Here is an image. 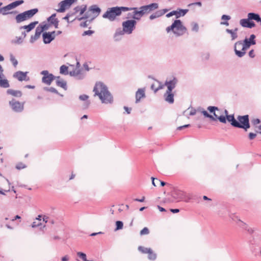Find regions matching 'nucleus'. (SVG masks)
<instances>
[{"label": "nucleus", "mask_w": 261, "mask_h": 261, "mask_svg": "<svg viewBox=\"0 0 261 261\" xmlns=\"http://www.w3.org/2000/svg\"><path fill=\"white\" fill-rule=\"evenodd\" d=\"M9 105L12 109L16 112H21L23 110V103L16 101L15 99H12L9 101Z\"/></svg>", "instance_id": "ddd939ff"}, {"label": "nucleus", "mask_w": 261, "mask_h": 261, "mask_svg": "<svg viewBox=\"0 0 261 261\" xmlns=\"http://www.w3.org/2000/svg\"><path fill=\"white\" fill-rule=\"evenodd\" d=\"M225 117L226 118V120H227L228 122H230L231 125L234 127L237 120L235 119L234 115H228Z\"/></svg>", "instance_id": "c9c22d12"}, {"label": "nucleus", "mask_w": 261, "mask_h": 261, "mask_svg": "<svg viewBox=\"0 0 261 261\" xmlns=\"http://www.w3.org/2000/svg\"><path fill=\"white\" fill-rule=\"evenodd\" d=\"M3 69L2 66L0 65V87L3 88H9L10 87V84L9 83L7 79H2V77L4 76L3 74Z\"/></svg>", "instance_id": "aec40b11"}, {"label": "nucleus", "mask_w": 261, "mask_h": 261, "mask_svg": "<svg viewBox=\"0 0 261 261\" xmlns=\"http://www.w3.org/2000/svg\"><path fill=\"white\" fill-rule=\"evenodd\" d=\"M86 76V73L83 72L80 69H79V72L77 73V75L76 77H75V79L78 80H82L84 79Z\"/></svg>", "instance_id": "ea45409f"}, {"label": "nucleus", "mask_w": 261, "mask_h": 261, "mask_svg": "<svg viewBox=\"0 0 261 261\" xmlns=\"http://www.w3.org/2000/svg\"><path fill=\"white\" fill-rule=\"evenodd\" d=\"M56 79H57L56 85L65 90H67V86L66 82L61 79L60 76H56Z\"/></svg>", "instance_id": "cd10ccee"}, {"label": "nucleus", "mask_w": 261, "mask_h": 261, "mask_svg": "<svg viewBox=\"0 0 261 261\" xmlns=\"http://www.w3.org/2000/svg\"><path fill=\"white\" fill-rule=\"evenodd\" d=\"M149 233V231L148 228L144 227L140 231V235L148 234Z\"/></svg>", "instance_id": "864d4df0"}, {"label": "nucleus", "mask_w": 261, "mask_h": 261, "mask_svg": "<svg viewBox=\"0 0 261 261\" xmlns=\"http://www.w3.org/2000/svg\"><path fill=\"white\" fill-rule=\"evenodd\" d=\"M125 33V32L121 28L117 29L114 35V40L116 41L120 40Z\"/></svg>", "instance_id": "4be33fe9"}, {"label": "nucleus", "mask_w": 261, "mask_h": 261, "mask_svg": "<svg viewBox=\"0 0 261 261\" xmlns=\"http://www.w3.org/2000/svg\"><path fill=\"white\" fill-rule=\"evenodd\" d=\"M235 127L244 129L246 131L250 128L249 118L248 115L238 116L237 117Z\"/></svg>", "instance_id": "39448f33"}, {"label": "nucleus", "mask_w": 261, "mask_h": 261, "mask_svg": "<svg viewBox=\"0 0 261 261\" xmlns=\"http://www.w3.org/2000/svg\"><path fill=\"white\" fill-rule=\"evenodd\" d=\"M40 73L43 75L42 78V83L47 85H50L51 82L56 79V76L52 73H49L47 70H43Z\"/></svg>", "instance_id": "9b49d317"}, {"label": "nucleus", "mask_w": 261, "mask_h": 261, "mask_svg": "<svg viewBox=\"0 0 261 261\" xmlns=\"http://www.w3.org/2000/svg\"><path fill=\"white\" fill-rule=\"evenodd\" d=\"M87 5H82L81 6H77L75 7L73 10L75 11V13H77L80 12V14L83 15L87 10Z\"/></svg>", "instance_id": "2f4dec72"}, {"label": "nucleus", "mask_w": 261, "mask_h": 261, "mask_svg": "<svg viewBox=\"0 0 261 261\" xmlns=\"http://www.w3.org/2000/svg\"><path fill=\"white\" fill-rule=\"evenodd\" d=\"M116 227L115 228V230H118L119 229H121L123 228V223L121 221H117L116 222Z\"/></svg>", "instance_id": "de8ad7c7"}, {"label": "nucleus", "mask_w": 261, "mask_h": 261, "mask_svg": "<svg viewBox=\"0 0 261 261\" xmlns=\"http://www.w3.org/2000/svg\"><path fill=\"white\" fill-rule=\"evenodd\" d=\"M192 28V31L198 32L199 31V25L197 23L195 22H192L191 24Z\"/></svg>", "instance_id": "8fccbe9b"}, {"label": "nucleus", "mask_w": 261, "mask_h": 261, "mask_svg": "<svg viewBox=\"0 0 261 261\" xmlns=\"http://www.w3.org/2000/svg\"><path fill=\"white\" fill-rule=\"evenodd\" d=\"M78 72H79V69L78 70H76V69L73 70L72 71H71L69 72V74L70 76L75 77Z\"/></svg>", "instance_id": "bf43d9fd"}, {"label": "nucleus", "mask_w": 261, "mask_h": 261, "mask_svg": "<svg viewBox=\"0 0 261 261\" xmlns=\"http://www.w3.org/2000/svg\"><path fill=\"white\" fill-rule=\"evenodd\" d=\"M129 9L127 7L116 6L108 8L107 11L103 14V18L108 19L110 21H114L116 19L117 17L120 16L122 12L128 11Z\"/></svg>", "instance_id": "f03ea898"}, {"label": "nucleus", "mask_w": 261, "mask_h": 261, "mask_svg": "<svg viewBox=\"0 0 261 261\" xmlns=\"http://www.w3.org/2000/svg\"><path fill=\"white\" fill-rule=\"evenodd\" d=\"M38 28H39V29H40V31L42 30V33L44 31L47 30L48 29L49 25L47 24H45L44 25L40 24L39 26H38Z\"/></svg>", "instance_id": "603ef678"}, {"label": "nucleus", "mask_w": 261, "mask_h": 261, "mask_svg": "<svg viewBox=\"0 0 261 261\" xmlns=\"http://www.w3.org/2000/svg\"><path fill=\"white\" fill-rule=\"evenodd\" d=\"M77 0H64L58 4L59 8L56 9V11L58 13H63L66 9H69L71 6Z\"/></svg>", "instance_id": "9d476101"}, {"label": "nucleus", "mask_w": 261, "mask_h": 261, "mask_svg": "<svg viewBox=\"0 0 261 261\" xmlns=\"http://www.w3.org/2000/svg\"><path fill=\"white\" fill-rule=\"evenodd\" d=\"M148 258L150 260H155L156 258V255L155 253H154L152 249H151V251L149 252V253H148Z\"/></svg>", "instance_id": "a18cd8bd"}, {"label": "nucleus", "mask_w": 261, "mask_h": 261, "mask_svg": "<svg viewBox=\"0 0 261 261\" xmlns=\"http://www.w3.org/2000/svg\"><path fill=\"white\" fill-rule=\"evenodd\" d=\"M10 60L14 67H16L18 64V61L15 59V57L13 55H10Z\"/></svg>", "instance_id": "09e8293b"}, {"label": "nucleus", "mask_w": 261, "mask_h": 261, "mask_svg": "<svg viewBox=\"0 0 261 261\" xmlns=\"http://www.w3.org/2000/svg\"><path fill=\"white\" fill-rule=\"evenodd\" d=\"M255 36L254 34L250 35L249 39L246 38L243 42V47L242 50H236V55L240 58L243 57L246 54V50L250 47L252 45H255L256 44V41L255 40Z\"/></svg>", "instance_id": "20e7f679"}, {"label": "nucleus", "mask_w": 261, "mask_h": 261, "mask_svg": "<svg viewBox=\"0 0 261 261\" xmlns=\"http://www.w3.org/2000/svg\"><path fill=\"white\" fill-rule=\"evenodd\" d=\"M9 6L10 7V9L12 10L14 8H15L17 6H18V3L17 1L12 2V3L9 4Z\"/></svg>", "instance_id": "5fc2aeb1"}, {"label": "nucleus", "mask_w": 261, "mask_h": 261, "mask_svg": "<svg viewBox=\"0 0 261 261\" xmlns=\"http://www.w3.org/2000/svg\"><path fill=\"white\" fill-rule=\"evenodd\" d=\"M252 122V123L253 124V125H255L259 124L260 122V121L259 119L256 118V119H253Z\"/></svg>", "instance_id": "338daca9"}, {"label": "nucleus", "mask_w": 261, "mask_h": 261, "mask_svg": "<svg viewBox=\"0 0 261 261\" xmlns=\"http://www.w3.org/2000/svg\"><path fill=\"white\" fill-rule=\"evenodd\" d=\"M151 179L152 184L155 187L156 186V184L159 183V182L160 181V180H159V179L153 177H151Z\"/></svg>", "instance_id": "4d7b16f0"}, {"label": "nucleus", "mask_w": 261, "mask_h": 261, "mask_svg": "<svg viewBox=\"0 0 261 261\" xmlns=\"http://www.w3.org/2000/svg\"><path fill=\"white\" fill-rule=\"evenodd\" d=\"M166 31L169 33L172 31L176 36H180L183 35L187 31V28L183 25L181 21L179 19H176L172 24L166 28Z\"/></svg>", "instance_id": "7ed1b4c3"}, {"label": "nucleus", "mask_w": 261, "mask_h": 261, "mask_svg": "<svg viewBox=\"0 0 261 261\" xmlns=\"http://www.w3.org/2000/svg\"><path fill=\"white\" fill-rule=\"evenodd\" d=\"M93 33H94V31H91V30L86 31L84 32L83 34V36H86V35L90 36L92 34H93Z\"/></svg>", "instance_id": "052dcab7"}, {"label": "nucleus", "mask_w": 261, "mask_h": 261, "mask_svg": "<svg viewBox=\"0 0 261 261\" xmlns=\"http://www.w3.org/2000/svg\"><path fill=\"white\" fill-rule=\"evenodd\" d=\"M238 29L237 28L233 30H231V29H226V32L230 35L231 41H233L238 38Z\"/></svg>", "instance_id": "393cba45"}, {"label": "nucleus", "mask_w": 261, "mask_h": 261, "mask_svg": "<svg viewBox=\"0 0 261 261\" xmlns=\"http://www.w3.org/2000/svg\"><path fill=\"white\" fill-rule=\"evenodd\" d=\"M145 97V89H139L136 92V103H138L142 98Z\"/></svg>", "instance_id": "5701e85b"}, {"label": "nucleus", "mask_w": 261, "mask_h": 261, "mask_svg": "<svg viewBox=\"0 0 261 261\" xmlns=\"http://www.w3.org/2000/svg\"><path fill=\"white\" fill-rule=\"evenodd\" d=\"M129 9L128 11L133 10L134 14L133 16V20H140L141 17L144 15L142 9L137 7H127Z\"/></svg>", "instance_id": "dca6fc26"}, {"label": "nucleus", "mask_w": 261, "mask_h": 261, "mask_svg": "<svg viewBox=\"0 0 261 261\" xmlns=\"http://www.w3.org/2000/svg\"><path fill=\"white\" fill-rule=\"evenodd\" d=\"M11 10V9H10V6H9V5H8L5 7H2L0 8V14H2L3 15H6L8 14H13V13H15L16 12H8V11Z\"/></svg>", "instance_id": "72a5a7b5"}, {"label": "nucleus", "mask_w": 261, "mask_h": 261, "mask_svg": "<svg viewBox=\"0 0 261 261\" xmlns=\"http://www.w3.org/2000/svg\"><path fill=\"white\" fill-rule=\"evenodd\" d=\"M168 11V9H164L163 10H159V13H160L161 16L163 15L164 14H165Z\"/></svg>", "instance_id": "e2e57ef3"}, {"label": "nucleus", "mask_w": 261, "mask_h": 261, "mask_svg": "<svg viewBox=\"0 0 261 261\" xmlns=\"http://www.w3.org/2000/svg\"><path fill=\"white\" fill-rule=\"evenodd\" d=\"M247 16L250 20H253L256 22L261 21V17L258 14L251 12L248 14Z\"/></svg>", "instance_id": "7c9ffc66"}, {"label": "nucleus", "mask_w": 261, "mask_h": 261, "mask_svg": "<svg viewBox=\"0 0 261 261\" xmlns=\"http://www.w3.org/2000/svg\"><path fill=\"white\" fill-rule=\"evenodd\" d=\"M38 12V9L37 8H35V9H31V10H29L28 11H25L23 12V14H24L26 18L28 20V19L32 18Z\"/></svg>", "instance_id": "a878e982"}, {"label": "nucleus", "mask_w": 261, "mask_h": 261, "mask_svg": "<svg viewBox=\"0 0 261 261\" xmlns=\"http://www.w3.org/2000/svg\"><path fill=\"white\" fill-rule=\"evenodd\" d=\"M41 33H42V30L40 31V29H39V28H38V27H37L35 30V35H32L31 37L30 40V42L33 43L35 41H36L39 38Z\"/></svg>", "instance_id": "c756f323"}, {"label": "nucleus", "mask_w": 261, "mask_h": 261, "mask_svg": "<svg viewBox=\"0 0 261 261\" xmlns=\"http://www.w3.org/2000/svg\"><path fill=\"white\" fill-rule=\"evenodd\" d=\"M68 68L66 65H62L60 68V73L62 74L67 75L68 74Z\"/></svg>", "instance_id": "a19ab883"}, {"label": "nucleus", "mask_w": 261, "mask_h": 261, "mask_svg": "<svg viewBox=\"0 0 261 261\" xmlns=\"http://www.w3.org/2000/svg\"><path fill=\"white\" fill-rule=\"evenodd\" d=\"M56 17V14L54 13L47 18V21L49 22V24L53 25L55 28L58 29L59 21Z\"/></svg>", "instance_id": "412c9836"}, {"label": "nucleus", "mask_w": 261, "mask_h": 261, "mask_svg": "<svg viewBox=\"0 0 261 261\" xmlns=\"http://www.w3.org/2000/svg\"><path fill=\"white\" fill-rule=\"evenodd\" d=\"M207 110L211 113L213 114V117L214 118V119H210L211 121H216L217 120L220 122L226 123V118L224 116L221 115L218 116L216 113V111H219V109L218 107L215 106H209L207 108Z\"/></svg>", "instance_id": "6e6552de"}, {"label": "nucleus", "mask_w": 261, "mask_h": 261, "mask_svg": "<svg viewBox=\"0 0 261 261\" xmlns=\"http://www.w3.org/2000/svg\"><path fill=\"white\" fill-rule=\"evenodd\" d=\"M256 136V134L253 133H250L248 135L249 139L251 140L254 139Z\"/></svg>", "instance_id": "680f3d73"}, {"label": "nucleus", "mask_w": 261, "mask_h": 261, "mask_svg": "<svg viewBox=\"0 0 261 261\" xmlns=\"http://www.w3.org/2000/svg\"><path fill=\"white\" fill-rule=\"evenodd\" d=\"M231 219L236 222V223L243 229L247 230L250 234H252L255 232V229L253 228L249 227L245 223L241 221L238 218V216L234 215L230 216Z\"/></svg>", "instance_id": "1a4fd4ad"}, {"label": "nucleus", "mask_w": 261, "mask_h": 261, "mask_svg": "<svg viewBox=\"0 0 261 261\" xmlns=\"http://www.w3.org/2000/svg\"><path fill=\"white\" fill-rule=\"evenodd\" d=\"M188 9H178L177 10L172 11L167 14L166 16L167 18H169L173 15H175L176 18H178L181 16H185L188 12Z\"/></svg>", "instance_id": "4468645a"}, {"label": "nucleus", "mask_w": 261, "mask_h": 261, "mask_svg": "<svg viewBox=\"0 0 261 261\" xmlns=\"http://www.w3.org/2000/svg\"><path fill=\"white\" fill-rule=\"evenodd\" d=\"M159 7V5L158 3H151L150 4L145 5L141 6L139 8V9H142L143 11L144 14L146 13H149L151 11L154 10L158 9Z\"/></svg>", "instance_id": "2eb2a0df"}, {"label": "nucleus", "mask_w": 261, "mask_h": 261, "mask_svg": "<svg viewBox=\"0 0 261 261\" xmlns=\"http://www.w3.org/2000/svg\"><path fill=\"white\" fill-rule=\"evenodd\" d=\"M7 93L9 95H11L14 97H20L22 96V92L19 90H14L13 89H8Z\"/></svg>", "instance_id": "473e14b6"}, {"label": "nucleus", "mask_w": 261, "mask_h": 261, "mask_svg": "<svg viewBox=\"0 0 261 261\" xmlns=\"http://www.w3.org/2000/svg\"><path fill=\"white\" fill-rule=\"evenodd\" d=\"M178 82V79L176 77L173 76L171 78H168L166 80L164 83V86L167 87V90L172 91V90L176 87Z\"/></svg>", "instance_id": "f8f14e48"}, {"label": "nucleus", "mask_w": 261, "mask_h": 261, "mask_svg": "<svg viewBox=\"0 0 261 261\" xmlns=\"http://www.w3.org/2000/svg\"><path fill=\"white\" fill-rule=\"evenodd\" d=\"M255 26V23L252 20H249L248 28L251 29Z\"/></svg>", "instance_id": "69168bd1"}, {"label": "nucleus", "mask_w": 261, "mask_h": 261, "mask_svg": "<svg viewBox=\"0 0 261 261\" xmlns=\"http://www.w3.org/2000/svg\"><path fill=\"white\" fill-rule=\"evenodd\" d=\"M197 111L202 113L205 117L208 118L210 119H214L212 115H210L208 113L204 110L203 109L199 108L197 109Z\"/></svg>", "instance_id": "e433bc0d"}, {"label": "nucleus", "mask_w": 261, "mask_h": 261, "mask_svg": "<svg viewBox=\"0 0 261 261\" xmlns=\"http://www.w3.org/2000/svg\"><path fill=\"white\" fill-rule=\"evenodd\" d=\"M42 37L45 44H48L54 40V37L48 32L43 33Z\"/></svg>", "instance_id": "bb28decb"}, {"label": "nucleus", "mask_w": 261, "mask_h": 261, "mask_svg": "<svg viewBox=\"0 0 261 261\" xmlns=\"http://www.w3.org/2000/svg\"><path fill=\"white\" fill-rule=\"evenodd\" d=\"M249 20L248 18L242 19L240 21V24L244 28H248Z\"/></svg>", "instance_id": "58836bf2"}, {"label": "nucleus", "mask_w": 261, "mask_h": 261, "mask_svg": "<svg viewBox=\"0 0 261 261\" xmlns=\"http://www.w3.org/2000/svg\"><path fill=\"white\" fill-rule=\"evenodd\" d=\"M15 20H16V22L17 23H21V22L27 20V19L26 18L24 14H23V12H22V13L18 14V15H17L15 16Z\"/></svg>", "instance_id": "f704fd0d"}, {"label": "nucleus", "mask_w": 261, "mask_h": 261, "mask_svg": "<svg viewBox=\"0 0 261 261\" xmlns=\"http://www.w3.org/2000/svg\"><path fill=\"white\" fill-rule=\"evenodd\" d=\"M77 255L79 257L81 258L83 261L87 260V256L86 254L82 252H77Z\"/></svg>", "instance_id": "49530a36"}, {"label": "nucleus", "mask_w": 261, "mask_h": 261, "mask_svg": "<svg viewBox=\"0 0 261 261\" xmlns=\"http://www.w3.org/2000/svg\"><path fill=\"white\" fill-rule=\"evenodd\" d=\"M172 196L177 201H180L184 198L185 194L184 192L178 189H174L172 193Z\"/></svg>", "instance_id": "f3484780"}, {"label": "nucleus", "mask_w": 261, "mask_h": 261, "mask_svg": "<svg viewBox=\"0 0 261 261\" xmlns=\"http://www.w3.org/2000/svg\"><path fill=\"white\" fill-rule=\"evenodd\" d=\"M243 44L242 41H238L236 42L234 45V51L236 53V50H239L237 48L242 49Z\"/></svg>", "instance_id": "79ce46f5"}, {"label": "nucleus", "mask_w": 261, "mask_h": 261, "mask_svg": "<svg viewBox=\"0 0 261 261\" xmlns=\"http://www.w3.org/2000/svg\"><path fill=\"white\" fill-rule=\"evenodd\" d=\"M164 98L165 100L170 104L174 103V94L171 91L166 90L164 94Z\"/></svg>", "instance_id": "a211bd4d"}, {"label": "nucleus", "mask_w": 261, "mask_h": 261, "mask_svg": "<svg viewBox=\"0 0 261 261\" xmlns=\"http://www.w3.org/2000/svg\"><path fill=\"white\" fill-rule=\"evenodd\" d=\"M89 12H91L93 14V17L91 19V21H92L99 15L101 12V9L97 5H93L89 7L88 11L86 12L83 16L77 18V19L79 20H82L90 18Z\"/></svg>", "instance_id": "423d86ee"}, {"label": "nucleus", "mask_w": 261, "mask_h": 261, "mask_svg": "<svg viewBox=\"0 0 261 261\" xmlns=\"http://www.w3.org/2000/svg\"><path fill=\"white\" fill-rule=\"evenodd\" d=\"M137 22L135 20L129 19L124 21L122 23V30L127 34H130L135 28Z\"/></svg>", "instance_id": "0eeeda50"}, {"label": "nucleus", "mask_w": 261, "mask_h": 261, "mask_svg": "<svg viewBox=\"0 0 261 261\" xmlns=\"http://www.w3.org/2000/svg\"><path fill=\"white\" fill-rule=\"evenodd\" d=\"M160 16H160V14L159 13V11H157L155 13H154L153 14H152L150 15L149 19L150 20H153V19H154L155 18H156L158 17H159Z\"/></svg>", "instance_id": "3c124183"}, {"label": "nucleus", "mask_w": 261, "mask_h": 261, "mask_svg": "<svg viewBox=\"0 0 261 261\" xmlns=\"http://www.w3.org/2000/svg\"><path fill=\"white\" fill-rule=\"evenodd\" d=\"M44 90L50 92L51 93H54L60 95L61 96H63L62 94H60L58 91L54 87H45Z\"/></svg>", "instance_id": "37998d69"}, {"label": "nucleus", "mask_w": 261, "mask_h": 261, "mask_svg": "<svg viewBox=\"0 0 261 261\" xmlns=\"http://www.w3.org/2000/svg\"><path fill=\"white\" fill-rule=\"evenodd\" d=\"M210 56V53H206L202 55V59L203 60H207L209 59Z\"/></svg>", "instance_id": "13d9d810"}, {"label": "nucleus", "mask_w": 261, "mask_h": 261, "mask_svg": "<svg viewBox=\"0 0 261 261\" xmlns=\"http://www.w3.org/2000/svg\"><path fill=\"white\" fill-rule=\"evenodd\" d=\"M41 224V223L40 222H38V223H36V222H34L32 224V227L33 228H36L38 226H39Z\"/></svg>", "instance_id": "774afa93"}, {"label": "nucleus", "mask_w": 261, "mask_h": 261, "mask_svg": "<svg viewBox=\"0 0 261 261\" xmlns=\"http://www.w3.org/2000/svg\"><path fill=\"white\" fill-rule=\"evenodd\" d=\"M94 96H98L103 103H112L113 97L109 92L107 86L101 82H96L93 88Z\"/></svg>", "instance_id": "f257e3e1"}, {"label": "nucleus", "mask_w": 261, "mask_h": 261, "mask_svg": "<svg viewBox=\"0 0 261 261\" xmlns=\"http://www.w3.org/2000/svg\"><path fill=\"white\" fill-rule=\"evenodd\" d=\"M230 18H231L230 16H229V15H223L221 16V19L222 20H229L230 19Z\"/></svg>", "instance_id": "0e129e2a"}, {"label": "nucleus", "mask_w": 261, "mask_h": 261, "mask_svg": "<svg viewBox=\"0 0 261 261\" xmlns=\"http://www.w3.org/2000/svg\"><path fill=\"white\" fill-rule=\"evenodd\" d=\"M26 168V166L22 163H19L16 166V168L18 170Z\"/></svg>", "instance_id": "6e6d98bb"}, {"label": "nucleus", "mask_w": 261, "mask_h": 261, "mask_svg": "<svg viewBox=\"0 0 261 261\" xmlns=\"http://www.w3.org/2000/svg\"><path fill=\"white\" fill-rule=\"evenodd\" d=\"M38 21H34L30 23L28 25H25L23 26H21L19 28L20 30L24 29L26 30V32H29L32 31L36 26L37 24H38Z\"/></svg>", "instance_id": "c85d7f7f"}, {"label": "nucleus", "mask_w": 261, "mask_h": 261, "mask_svg": "<svg viewBox=\"0 0 261 261\" xmlns=\"http://www.w3.org/2000/svg\"><path fill=\"white\" fill-rule=\"evenodd\" d=\"M89 97V96L86 94H82L79 96V99L84 101L82 106L83 109H87L89 108L91 103L90 101L88 100Z\"/></svg>", "instance_id": "6ab92c4d"}, {"label": "nucleus", "mask_w": 261, "mask_h": 261, "mask_svg": "<svg viewBox=\"0 0 261 261\" xmlns=\"http://www.w3.org/2000/svg\"><path fill=\"white\" fill-rule=\"evenodd\" d=\"M23 41V39L21 36L16 37L14 39L11 40V43L15 44H21Z\"/></svg>", "instance_id": "4c0bfd02"}, {"label": "nucleus", "mask_w": 261, "mask_h": 261, "mask_svg": "<svg viewBox=\"0 0 261 261\" xmlns=\"http://www.w3.org/2000/svg\"><path fill=\"white\" fill-rule=\"evenodd\" d=\"M151 249L150 248H145L143 246H139L138 247V250L143 253H148L151 251Z\"/></svg>", "instance_id": "c03bdc74"}, {"label": "nucleus", "mask_w": 261, "mask_h": 261, "mask_svg": "<svg viewBox=\"0 0 261 261\" xmlns=\"http://www.w3.org/2000/svg\"><path fill=\"white\" fill-rule=\"evenodd\" d=\"M27 72H23L22 71H18L16 72L13 74V77L18 79L19 81L26 80Z\"/></svg>", "instance_id": "b1692460"}]
</instances>
